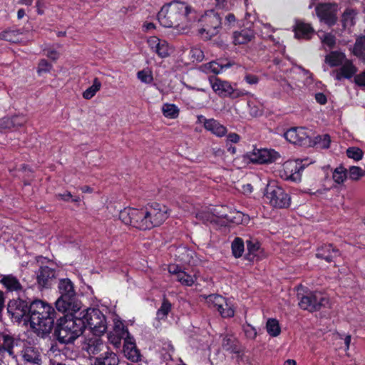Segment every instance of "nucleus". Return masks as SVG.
<instances>
[{
    "label": "nucleus",
    "mask_w": 365,
    "mask_h": 365,
    "mask_svg": "<svg viewBox=\"0 0 365 365\" xmlns=\"http://www.w3.org/2000/svg\"><path fill=\"white\" fill-rule=\"evenodd\" d=\"M29 315L31 327L38 335L43 336L51 332L56 312L49 304L40 299L33 301L29 305Z\"/></svg>",
    "instance_id": "f257e3e1"
},
{
    "label": "nucleus",
    "mask_w": 365,
    "mask_h": 365,
    "mask_svg": "<svg viewBox=\"0 0 365 365\" xmlns=\"http://www.w3.org/2000/svg\"><path fill=\"white\" fill-rule=\"evenodd\" d=\"M192 9L185 2L173 1L163 6L158 14V19L165 27L187 26L191 21L190 15Z\"/></svg>",
    "instance_id": "f03ea898"
},
{
    "label": "nucleus",
    "mask_w": 365,
    "mask_h": 365,
    "mask_svg": "<svg viewBox=\"0 0 365 365\" xmlns=\"http://www.w3.org/2000/svg\"><path fill=\"white\" fill-rule=\"evenodd\" d=\"M84 329L85 322L78 315H66L58 320L55 335L60 343L68 344L81 336Z\"/></svg>",
    "instance_id": "7ed1b4c3"
},
{
    "label": "nucleus",
    "mask_w": 365,
    "mask_h": 365,
    "mask_svg": "<svg viewBox=\"0 0 365 365\" xmlns=\"http://www.w3.org/2000/svg\"><path fill=\"white\" fill-rule=\"evenodd\" d=\"M83 322L85 327L88 326L94 335L100 336L107 329V322L105 315L98 309L89 308L78 314Z\"/></svg>",
    "instance_id": "20e7f679"
},
{
    "label": "nucleus",
    "mask_w": 365,
    "mask_h": 365,
    "mask_svg": "<svg viewBox=\"0 0 365 365\" xmlns=\"http://www.w3.org/2000/svg\"><path fill=\"white\" fill-rule=\"evenodd\" d=\"M119 219L127 225L141 230H150L145 207L141 209L127 207L119 213Z\"/></svg>",
    "instance_id": "39448f33"
},
{
    "label": "nucleus",
    "mask_w": 365,
    "mask_h": 365,
    "mask_svg": "<svg viewBox=\"0 0 365 365\" xmlns=\"http://www.w3.org/2000/svg\"><path fill=\"white\" fill-rule=\"evenodd\" d=\"M264 197L269 203L276 208H287L290 205L291 197L275 182L267 185Z\"/></svg>",
    "instance_id": "423d86ee"
},
{
    "label": "nucleus",
    "mask_w": 365,
    "mask_h": 365,
    "mask_svg": "<svg viewBox=\"0 0 365 365\" xmlns=\"http://www.w3.org/2000/svg\"><path fill=\"white\" fill-rule=\"evenodd\" d=\"M21 342L11 336L0 334V360L4 362H9L11 359L16 360Z\"/></svg>",
    "instance_id": "0eeeda50"
},
{
    "label": "nucleus",
    "mask_w": 365,
    "mask_h": 365,
    "mask_svg": "<svg viewBox=\"0 0 365 365\" xmlns=\"http://www.w3.org/2000/svg\"><path fill=\"white\" fill-rule=\"evenodd\" d=\"M201 21L203 26L199 30V34L203 39L210 40L219 33L222 19L217 13L211 11L202 16Z\"/></svg>",
    "instance_id": "6e6552de"
},
{
    "label": "nucleus",
    "mask_w": 365,
    "mask_h": 365,
    "mask_svg": "<svg viewBox=\"0 0 365 365\" xmlns=\"http://www.w3.org/2000/svg\"><path fill=\"white\" fill-rule=\"evenodd\" d=\"M315 12L320 22L329 27L337 22L338 4L335 2H321L316 5Z\"/></svg>",
    "instance_id": "1a4fd4ad"
},
{
    "label": "nucleus",
    "mask_w": 365,
    "mask_h": 365,
    "mask_svg": "<svg viewBox=\"0 0 365 365\" xmlns=\"http://www.w3.org/2000/svg\"><path fill=\"white\" fill-rule=\"evenodd\" d=\"M150 229L163 224L168 217V209L166 206L153 203L145 207Z\"/></svg>",
    "instance_id": "9d476101"
},
{
    "label": "nucleus",
    "mask_w": 365,
    "mask_h": 365,
    "mask_svg": "<svg viewBox=\"0 0 365 365\" xmlns=\"http://www.w3.org/2000/svg\"><path fill=\"white\" fill-rule=\"evenodd\" d=\"M284 135L287 140L291 143L301 146H312L310 131L307 130L304 128H291L285 132Z\"/></svg>",
    "instance_id": "9b49d317"
},
{
    "label": "nucleus",
    "mask_w": 365,
    "mask_h": 365,
    "mask_svg": "<svg viewBox=\"0 0 365 365\" xmlns=\"http://www.w3.org/2000/svg\"><path fill=\"white\" fill-rule=\"evenodd\" d=\"M327 304L328 299L326 297L319 294L310 292L301 298L299 306L304 310L314 312L320 310Z\"/></svg>",
    "instance_id": "f8f14e48"
},
{
    "label": "nucleus",
    "mask_w": 365,
    "mask_h": 365,
    "mask_svg": "<svg viewBox=\"0 0 365 365\" xmlns=\"http://www.w3.org/2000/svg\"><path fill=\"white\" fill-rule=\"evenodd\" d=\"M210 83L213 91L220 96H229L235 98L245 96L247 93L242 91L234 89L229 82L222 81L217 78H215L214 81L210 80Z\"/></svg>",
    "instance_id": "ddd939ff"
},
{
    "label": "nucleus",
    "mask_w": 365,
    "mask_h": 365,
    "mask_svg": "<svg viewBox=\"0 0 365 365\" xmlns=\"http://www.w3.org/2000/svg\"><path fill=\"white\" fill-rule=\"evenodd\" d=\"M91 357H100L110 350L103 341L97 336L86 339L83 348Z\"/></svg>",
    "instance_id": "4468645a"
},
{
    "label": "nucleus",
    "mask_w": 365,
    "mask_h": 365,
    "mask_svg": "<svg viewBox=\"0 0 365 365\" xmlns=\"http://www.w3.org/2000/svg\"><path fill=\"white\" fill-rule=\"evenodd\" d=\"M29 303L20 297L11 300L8 304V312L16 322H20L26 314H29Z\"/></svg>",
    "instance_id": "2eb2a0df"
},
{
    "label": "nucleus",
    "mask_w": 365,
    "mask_h": 365,
    "mask_svg": "<svg viewBox=\"0 0 365 365\" xmlns=\"http://www.w3.org/2000/svg\"><path fill=\"white\" fill-rule=\"evenodd\" d=\"M248 157L252 163L264 164L274 162L280 156L277 152L273 150L260 149L254 150L248 154Z\"/></svg>",
    "instance_id": "dca6fc26"
},
{
    "label": "nucleus",
    "mask_w": 365,
    "mask_h": 365,
    "mask_svg": "<svg viewBox=\"0 0 365 365\" xmlns=\"http://www.w3.org/2000/svg\"><path fill=\"white\" fill-rule=\"evenodd\" d=\"M108 339L110 343L118 348L120 346L122 339L125 343L126 340H130L131 338L124 324L121 322L117 321L114 323L113 330L108 334Z\"/></svg>",
    "instance_id": "f3484780"
},
{
    "label": "nucleus",
    "mask_w": 365,
    "mask_h": 365,
    "mask_svg": "<svg viewBox=\"0 0 365 365\" xmlns=\"http://www.w3.org/2000/svg\"><path fill=\"white\" fill-rule=\"evenodd\" d=\"M55 269L48 267H41L36 272V281L39 287L49 288L56 280Z\"/></svg>",
    "instance_id": "a211bd4d"
},
{
    "label": "nucleus",
    "mask_w": 365,
    "mask_h": 365,
    "mask_svg": "<svg viewBox=\"0 0 365 365\" xmlns=\"http://www.w3.org/2000/svg\"><path fill=\"white\" fill-rule=\"evenodd\" d=\"M21 348L19 349V356H21L24 361L40 365L41 356L38 350L31 345H26L21 342Z\"/></svg>",
    "instance_id": "6ab92c4d"
},
{
    "label": "nucleus",
    "mask_w": 365,
    "mask_h": 365,
    "mask_svg": "<svg viewBox=\"0 0 365 365\" xmlns=\"http://www.w3.org/2000/svg\"><path fill=\"white\" fill-rule=\"evenodd\" d=\"M0 283L10 292H16L19 296L25 292L19 279L12 274H0Z\"/></svg>",
    "instance_id": "aec40b11"
},
{
    "label": "nucleus",
    "mask_w": 365,
    "mask_h": 365,
    "mask_svg": "<svg viewBox=\"0 0 365 365\" xmlns=\"http://www.w3.org/2000/svg\"><path fill=\"white\" fill-rule=\"evenodd\" d=\"M301 166L294 161H287L282 165V168L279 170L280 176L284 180H291L299 181L301 179L299 170Z\"/></svg>",
    "instance_id": "412c9836"
},
{
    "label": "nucleus",
    "mask_w": 365,
    "mask_h": 365,
    "mask_svg": "<svg viewBox=\"0 0 365 365\" xmlns=\"http://www.w3.org/2000/svg\"><path fill=\"white\" fill-rule=\"evenodd\" d=\"M222 348L231 353H234L236 356H239L243 353V348L237 339L230 333H227L221 336Z\"/></svg>",
    "instance_id": "4be33fe9"
},
{
    "label": "nucleus",
    "mask_w": 365,
    "mask_h": 365,
    "mask_svg": "<svg viewBox=\"0 0 365 365\" xmlns=\"http://www.w3.org/2000/svg\"><path fill=\"white\" fill-rule=\"evenodd\" d=\"M357 72L356 67L349 59L346 60L341 64V67L335 71L336 79L341 81L342 78L349 79Z\"/></svg>",
    "instance_id": "5701e85b"
},
{
    "label": "nucleus",
    "mask_w": 365,
    "mask_h": 365,
    "mask_svg": "<svg viewBox=\"0 0 365 365\" xmlns=\"http://www.w3.org/2000/svg\"><path fill=\"white\" fill-rule=\"evenodd\" d=\"M340 255V252L331 244L324 245L317 249L316 257L324 259L327 262H331L334 258Z\"/></svg>",
    "instance_id": "b1692460"
},
{
    "label": "nucleus",
    "mask_w": 365,
    "mask_h": 365,
    "mask_svg": "<svg viewBox=\"0 0 365 365\" xmlns=\"http://www.w3.org/2000/svg\"><path fill=\"white\" fill-rule=\"evenodd\" d=\"M26 121L23 115L5 116L0 120V127L6 129L17 128L24 126Z\"/></svg>",
    "instance_id": "393cba45"
},
{
    "label": "nucleus",
    "mask_w": 365,
    "mask_h": 365,
    "mask_svg": "<svg viewBox=\"0 0 365 365\" xmlns=\"http://www.w3.org/2000/svg\"><path fill=\"white\" fill-rule=\"evenodd\" d=\"M56 307L58 311L61 312H76L79 310V307L76 302V298L65 297L63 296H60L56 300Z\"/></svg>",
    "instance_id": "a878e982"
},
{
    "label": "nucleus",
    "mask_w": 365,
    "mask_h": 365,
    "mask_svg": "<svg viewBox=\"0 0 365 365\" xmlns=\"http://www.w3.org/2000/svg\"><path fill=\"white\" fill-rule=\"evenodd\" d=\"M204 128L217 137L225 136L227 132L226 127L214 118L204 119Z\"/></svg>",
    "instance_id": "bb28decb"
},
{
    "label": "nucleus",
    "mask_w": 365,
    "mask_h": 365,
    "mask_svg": "<svg viewBox=\"0 0 365 365\" xmlns=\"http://www.w3.org/2000/svg\"><path fill=\"white\" fill-rule=\"evenodd\" d=\"M293 31L297 38L310 39L314 34L312 26L304 22H297Z\"/></svg>",
    "instance_id": "cd10ccee"
},
{
    "label": "nucleus",
    "mask_w": 365,
    "mask_h": 365,
    "mask_svg": "<svg viewBox=\"0 0 365 365\" xmlns=\"http://www.w3.org/2000/svg\"><path fill=\"white\" fill-rule=\"evenodd\" d=\"M123 352L125 357L133 362H138L140 360L141 354L137 349L134 342L126 340L123 345Z\"/></svg>",
    "instance_id": "c85d7f7f"
},
{
    "label": "nucleus",
    "mask_w": 365,
    "mask_h": 365,
    "mask_svg": "<svg viewBox=\"0 0 365 365\" xmlns=\"http://www.w3.org/2000/svg\"><path fill=\"white\" fill-rule=\"evenodd\" d=\"M119 359L113 351L109 350L100 357H95L93 365H118Z\"/></svg>",
    "instance_id": "c756f323"
},
{
    "label": "nucleus",
    "mask_w": 365,
    "mask_h": 365,
    "mask_svg": "<svg viewBox=\"0 0 365 365\" xmlns=\"http://www.w3.org/2000/svg\"><path fill=\"white\" fill-rule=\"evenodd\" d=\"M358 11L352 8H346L341 15V24L344 29H349L355 24Z\"/></svg>",
    "instance_id": "7c9ffc66"
},
{
    "label": "nucleus",
    "mask_w": 365,
    "mask_h": 365,
    "mask_svg": "<svg viewBox=\"0 0 365 365\" xmlns=\"http://www.w3.org/2000/svg\"><path fill=\"white\" fill-rule=\"evenodd\" d=\"M255 37L252 31L249 29H243L240 31H235L233 34V42L237 44H245L251 41Z\"/></svg>",
    "instance_id": "2f4dec72"
},
{
    "label": "nucleus",
    "mask_w": 365,
    "mask_h": 365,
    "mask_svg": "<svg viewBox=\"0 0 365 365\" xmlns=\"http://www.w3.org/2000/svg\"><path fill=\"white\" fill-rule=\"evenodd\" d=\"M346 56L344 53L339 51H331L325 56L324 61L331 67L340 66L345 60Z\"/></svg>",
    "instance_id": "473e14b6"
},
{
    "label": "nucleus",
    "mask_w": 365,
    "mask_h": 365,
    "mask_svg": "<svg viewBox=\"0 0 365 365\" xmlns=\"http://www.w3.org/2000/svg\"><path fill=\"white\" fill-rule=\"evenodd\" d=\"M58 289L61 293V296L65 297L76 298V292L73 288V285L70 279H61L58 284Z\"/></svg>",
    "instance_id": "72a5a7b5"
},
{
    "label": "nucleus",
    "mask_w": 365,
    "mask_h": 365,
    "mask_svg": "<svg viewBox=\"0 0 365 365\" xmlns=\"http://www.w3.org/2000/svg\"><path fill=\"white\" fill-rule=\"evenodd\" d=\"M193 251L185 247H179L176 248L175 256L176 259L183 264H190L193 257Z\"/></svg>",
    "instance_id": "f704fd0d"
},
{
    "label": "nucleus",
    "mask_w": 365,
    "mask_h": 365,
    "mask_svg": "<svg viewBox=\"0 0 365 365\" xmlns=\"http://www.w3.org/2000/svg\"><path fill=\"white\" fill-rule=\"evenodd\" d=\"M352 52L356 56L365 60V36L356 38Z\"/></svg>",
    "instance_id": "c9c22d12"
},
{
    "label": "nucleus",
    "mask_w": 365,
    "mask_h": 365,
    "mask_svg": "<svg viewBox=\"0 0 365 365\" xmlns=\"http://www.w3.org/2000/svg\"><path fill=\"white\" fill-rule=\"evenodd\" d=\"M247 253L245 255L246 259L249 261H254L257 257V252L259 248V244L257 240H247Z\"/></svg>",
    "instance_id": "e433bc0d"
},
{
    "label": "nucleus",
    "mask_w": 365,
    "mask_h": 365,
    "mask_svg": "<svg viewBox=\"0 0 365 365\" xmlns=\"http://www.w3.org/2000/svg\"><path fill=\"white\" fill-rule=\"evenodd\" d=\"M206 302L211 308H221L222 305H226V299L218 294H210L206 297Z\"/></svg>",
    "instance_id": "4c0bfd02"
},
{
    "label": "nucleus",
    "mask_w": 365,
    "mask_h": 365,
    "mask_svg": "<svg viewBox=\"0 0 365 365\" xmlns=\"http://www.w3.org/2000/svg\"><path fill=\"white\" fill-rule=\"evenodd\" d=\"M176 280L182 285L190 287L192 286L197 280V275L195 273H187L184 270L182 272H180Z\"/></svg>",
    "instance_id": "58836bf2"
},
{
    "label": "nucleus",
    "mask_w": 365,
    "mask_h": 365,
    "mask_svg": "<svg viewBox=\"0 0 365 365\" xmlns=\"http://www.w3.org/2000/svg\"><path fill=\"white\" fill-rule=\"evenodd\" d=\"M347 178V170L340 165L335 168L332 173V179L338 185L342 184Z\"/></svg>",
    "instance_id": "ea45409f"
},
{
    "label": "nucleus",
    "mask_w": 365,
    "mask_h": 365,
    "mask_svg": "<svg viewBox=\"0 0 365 365\" xmlns=\"http://www.w3.org/2000/svg\"><path fill=\"white\" fill-rule=\"evenodd\" d=\"M331 138L328 134L317 135L312 140V146L315 145L320 149H327L329 148Z\"/></svg>",
    "instance_id": "a19ab883"
},
{
    "label": "nucleus",
    "mask_w": 365,
    "mask_h": 365,
    "mask_svg": "<svg viewBox=\"0 0 365 365\" xmlns=\"http://www.w3.org/2000/svg\"><path fill=\"white\" fill-rule=\"evenodd\" d=\"M101 82L99 81L98 78H95L93 81V85L88 88L83 93V97L89 100L92 98L96 93L101 89Z\"/></svg>",
    "instance_id": "79ce46f5"
},
{
    "label": "nucleus",
    "mask_w": 365,
    "mask_h": 365,
    "mask_svg": "<svg viewBox=\"0 0 365 365\" xmlns=\"http://www.w3.org/2000/svg\"><path fill=\"white\" fill-rule=\"evenodd\" d=\"M20 33L18 30H6L0 32V39L16 43L19 41Z\"/></svg>",
    "instance_id": "37998d69"
},
{
    "label": "nucleus",
    "mask_w": 365,
    "mask_h": 365,
    "mask_svg": "<svg viewBox=\"0 0 365 365\" xmlns=\"http://www.w3.org/2000/svg\"><path fill=\"white\" fill-rule=\"evenodd\" d=\"M267 331L272 336H277L280 334V327L277 320L269 319L266 324Z\"/></svg>",
    "instance_id": "c03bdc74"
},
{
    "label": "nucleus",
    "mask_w": 365,
    "mask_h": 365,
    "mask_svg": "<svg viewBox=\"0 0 365 365\" xmlns=\"http://www.w3.org/2000/svg\"><path fill=\"white\" fill-rule=\"evenodd\" d=\"M162 111L165 117L170 118H176L179 115V110L174 104H164Z\"/></svg>",
    "instance_id": "a18cd8bd"
},
{
    "label": "nucleus",
    "mask_w": 365,
    "mask_h": 365,
    "mask_svg": "<svg viewBox=\"0 0 365 365\" xmlns=\"http://www.w3.org/2000/svg\"><path fill=\"white\" fill-rule=\"evenodd\" d=\"M171 307L172 305L170 302L165 297H164L161 307L158 309L157 312L158 319H163L166 318L168 313L171 310Z\"/></svg>",
    "instance_id": "49530a36"
},
{
    "label": "nucleus",
    "mask_w": 365,
    "mask_h": 365,
    "mask_svg": "<svg viewBox=\"0 0 365 365\" xmlns=\"http://www.w3.org/2000/svg\"><path fill=\"white\" fill-rule=\"evenodd\" d=\"M232 251L236 257H240L244 252V242L240 237H236L232 243Z\"/></svg>",
    "instance_id": "de8ad7c7"
},
{
    "label": "nucleus",
    "mask_w": 365,
    "mask_h": 365,
    "mask_svg": "<svg viewBox=\"0 0 365 365\" xmlns=\"http://www.w3.org/2000/svg\"><path fill=\"white\" fill-rule=\"evenodd\" d=\"M170 47L165 40H161L154 51L161 58H165L170 55Z\"/></svg>",
    "instance_id": "09e8293b"
},
{
    "label": "nucleus",
    "mask_w": 365,
    "mask_h": 365,
    "mask_svg": "<svg viewBox=\"0 0 365 365\" xmlns=\"http://www.w3.org/2000/svg\"><path fill=\"white\" fill-rule=\"evenodd\" d=\"M231 63H227L225 65L220 64L216 61H211L205 65V68L207 70H210L211 72L215 74H218L221 72L223 68H228L231 66Z\"/></svg>",
    "instance_id": "8fccbe9b"
},
{
    "label": "nucleus",
    "mask_w": 365,
    "mask_h": 365,
    "mask_svg": "<svg viewBox=\"0 0 365 365\" xmlns=\"http://www.w3.org/2000/svg\"><path fill=\"white\" fill-rule=\"evenodd\" d=\"M322 43L327 46L329 49L333 48L336 45V38L331 33H325L320 36Z\"/></svg>",
    "instance_id": "3c124183"
},
{
    "label": "nucleus",
    "mask_w": 365,
    "mask_h": 365,
    "mask_svg": "<svg viewBox=\"0 0 365 365\" xmlns=\"http://www.w3.org/2000/svg\"><path fill=\"white\" fill-rule=\"evenodd\" d=\"M138 78L144 83H151L153 81L152 71L149 69H143L137 73Z\"/></svg>",
    "instance_id": "603ef678"
},
{
    "label": "nucleus",
    "mask_w": 365,
    "mask_h": 365,
    "mask_svg": "<svg viewBox=\"0 0 365 365\" xmlns=\"http://www.w3.org/2000/svg\"><path fill=\"white\" fill-rule=\"evenodd\" d=\"M363 155L362 150L357 147H351L346 150L347 157L356 161L361 160Z\"/></svg>",
    "instance_id": "864d4df0"
},
{
    "label": "nucleus",
    "mask_w": 365,
    "mask_h": 365,
    "mask_svg": "<svg viewBox=\"0 0 365 365\" xmlns=\"http://www.w3.org/2000/svg\"><path fill=\"white\" fill-rule=\"evenodd\" d=\"M365 174V171L360 167L351 166L349 169V176L352 180H359Z\"/></svg>",
    "instance_id": "5fc2aeb1"
},
{
    "label": "nucleus",
    "mask_w": 365,
    "mask_h": 365,
    "mask_svg": "<svg viewBox=\"0 0 365 365\" xmlns=\"http://www.w3.org/2000/svg\"><path fill=\"white\" fill-rule=\"evenodd\" d=\"M195 217L203 222H215L212 212L202 211L195 214Z\"/></svg>",
    "instance_id": "6e6d98bb"
},
{
    "label": "nucleus",
    "mask_w": 365,
    "mask_h": 365,
    "mask_svg": "<svg viewBox=\"0 0 365 365\" xmlns=\"http://www.w3.org/2000/svg\"><path fill=\"white\" fill-rule=\"evenodd\" d=\"M52 65L48 63L46 59H41L38 65L37 73L38 75L42 73H48L52 69Z\"/></svg>",
    "instance_id": "4d7b16f0"
},
{
    "label": "nucleus",
    "mask_w": 365,
    "mask_h": 365,
    "mask_svg": "<svg viewBox=\"0 0 365 365\" xmlns=\"http://www.w3.org/2000/svg\"><path fill=\"white\" fill-rule=\"evenodd\" d=\"M222 317H232L234 316L235 311L233 308L226 301V305H222L221 308L217 309Z\"/></svg>",
    "instance_id": "13d9d810"
},
{
    "label": "nucleus",
    "mask_w": 365,
    "mask_h": 365,
    "mask_svg": "<svg viewBox=\"0 0 365 365\" xmlns=\"http://www.w3.org/2000/svg\"><path fill=\"white\" fill-rule=\"evenodd\" d=\"M227 207L225 206H220L215 207L213 211L212 214H214V219L215 220V222H217V219H222L225 218L227 220H230V216L225 212L224 210L227 209Z\"/></svg>",
    "instance_id": "bf43d9fd"
},
{
    "label": "nucleus",
    "mask_w": 365,
    "mask_h": 365,
    "mask_svg": "<svg viewBox=\"0 0 365 365\" xmlns=\"http://www.w3.org/2000/svg\"><path fill=\"white\" fill-rule=\"evenodd\" d=\"M236 360L238 365H257L248 356H245L244 353L239 356H236Z\"/></svg>",
    "instance_id": "052dcab7"
},
{
    "label": "nucleus",
    "mask_w": 365,
    "mask_h": 365,
    "mask_svg": "<svg viewBox=\"0 0 365 365\" xmlns=\"http://www.w3.org/2000/svg\"><path fill=\"white\" fill-rule=\"evenodd\" d=\"M56 197L58 199L62 200L66 202H68V201L71 200L72 202H78L80 201L79 197H73V195H71V193L70 192H66L63 194H58L56 195Z\"/></svg>",
    "instance_id": "680f3d73"
},
{
    "label": "nucleus",
    "mask_w": 365,
    "mask_h": 365,
    "mask_svg": "<svg viewBox=\"0 0 365 365\" xmlns=\"http://www.w3.org/2000/svg\"><path fill=\"white\" fill-rule=\"evenodd\" d=\"M244 331L247 338L255 339L257 336L256 329L250 324H247L244 327Z\"/></svg>",
    "instance_id": "e2e57ef3"
},
{
    "label": "nucleus",
    "mask_w": 365,
    "mask_h": 365,
    "mask_svg": "<svg viewBox=\"0 0 365 365\" xmlns=\"http://www.w3.org/2000/svg\"><path fill=\"white\" fill-rule=\"evenodd\" d=\"M235 22H236V19H235V15L232 14H229L225 17V26H227V29H231L234 26Z\"/></svg>",
    "instance_id": "0e129e2a"
},
{
    "label": "nucleus",
    "mask_w": 365,
    "mask_h": 365,
    "mask_svg": "<svg viewBox=\"0 0 365 365\" xmlns=\"http://www.w3.org/2000/svg\"><path fill=\"white\" fill-rule=\"evenodd\" d=\"M354 82L359 86H365V71L355 76Z\"/></svg>",
    "instance_id": "69168bd1"
},
{
    "label": "nucleus",
    "mask_w": 365,
    "mask_h": 365,
    "mask_svg": "<svg viewBox=\"0 0 365 365\" xmlns=\"http://www.w3.org/2000/svg\"><path fill=\"white\" fill-rule=\"evenodd\" d=\"M184 270L181 269L178 265L171 264L168 267V272L174 275L177 279L180 272H182Z\"/></svg>",
    "instance_id": "338daca9"
},
{
    "label": "nucleus",
    "mask_w": 365,
    "mask_h": 365,
    "mask_svg": "<svg viewBox=\"0 0 365 365\" xmlns=\"http://www.w3.org/2000/svg\"><path fill=\"white\" fill-rule=\"evenodd\" d=\"M160 41L161 39L157 38L156 36H151L148 39L147 42L150 48L154 51L156 46L159 45V42Z\"/></svg>",
    "instance_id": "774afa93"
}]
</instances>
